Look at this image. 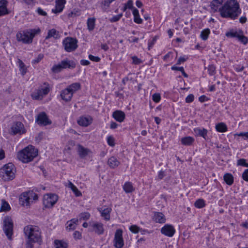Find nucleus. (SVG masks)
I'll return each instance as SVG.
<instances>
[{
	"mask_svg": "<svg viewBox=\"0 0 248 248\" xmlns=\"http://www.w3.org/2000/svg\"><path fill=\"white\" fill-rule=\"evenodd\" d=\"M35 122L39 125L46 126L51 124V121L48 119L45 112L39 113L36 117Z\"/></svg>",
	"mask_w": 248,
	"mask_h": 248,
	"instance_id": "f8f14e48",
	"label": "nucleus"
},
{
	"mask_svg": "<svg viewBox=\"0 0 248 248\" xmlns=\"http://www.w3.org/2000/svg\"><path fill=\"white\" fill-rule=\"evenodd\" d=\"M123 16V14L121 13L118 15L113 16L109 19L111 22H115L119 21Z\"/></svg>",
	"mask_w": 248,
	"mask_h": 248,
	"instance_id": "6e6d98bb",
	"label": "nucleus"
},
{
	"mask_svg": "<svg viewBox=\"0 0 248 248\" xmlns=\"http://www.w3.org/2000/svg\"><path fill=\"white\" fill-rule=\"evenodd\" d=\"M122 233L123 231L121 229L117 230L115 233L114 246L116 248H122L124 246V243Z\"/></svg>",
	"mask_w": 248,
	"mask_h": 248,
	"instance_id": "4468645a",
	"label": "nucleus"
},
{
	"mask_svg": "<svg viewBox=\"0 0 248 248\" xmlns=\"http://www.w3.org/2000/svg\"><path fill=\"white\" fill-rule=\"evenodd\" d=\"M219 12L221 17L234 19L240 14L241 9L236 0H229L219 8Z\"/></svg>",
	"mask_w": 248,
	"mask_h": 248,
	"instance_id": "f257e3e1",
	"label": "nucleus"
},
{
	"mask_svg": "<svg viewBox=\"0 0 248 248\" xmlns=\"http://www.w3.org/2000/svg\"><path fill=\"white\" fill-rule=\"evenodd\" d=\"M152 99L155 103L159 102L161 99L160 94L158 93H155L153 94L152 95Z\"/></svg>",
	"mask_w": 248,
	"mask_h": 248,
	"instance_id": "5fc2aeb1",
	"label": "nucleus"
},
{
	"mask_svg": "<svg viewBox=\"0 0 248 248\" xmlns=\"http://www.w3.org/2000/svg\"><path fill=\"white\" fill-rule=\"evenodd\" d=\"M73 94V93L67 88L62 92L61 96L63 100L69 101L71 99Z\"/></svg>",
	"mask_w": 248,
	"mask_h": 248,
	"instance_id": "5701e85b",
	"label": "nucleus"
},
{
	"mask_svg": "<svg viewBox=\"0 0 248 248\" xmlns=\"http://www.w3.org/2000/svg\"><path fill=\"white\" fill-rule=\"evenodd\" d=\"M58 200V196L55 194H47L44 195L43 204L46 208H50L54 206Z\"/></svg>",
	"mask_w": 248,
	"mask_h": 248,
	"instance_id": "9b49d317",
	"label": "nucleus"
},
{
	"mask_svg": "<svg viewBox=\"0 0 248 248\" xmlns=\"http://www.w3.org/2000/svg\"><path fill=\"white\" fill-rule=\"evenodd\" d=\"M39 90L41 91L40 93L43 97L47 94L50 91V87L48 83L45 82L43 86H42L41 88L39 89Z\"/></svg>",
	"mask_w": 248,
	"mask_h": 248,
	"instance_id": "473e14b6",
	"label": "nucleus"
},
{
	"mask_svg": "<svg viewBox=\"0 0 248 248\" xmlns=\"http://www.w3.org/2000/svg\"><path fill=\"white\" fill-rule=\"evenodd\" d=\"M56 5L54 8L52 9V12L55 14H59L61 13L66 3L65 0H56Z\"/></svg>",
	"mask_w": 248,
	"mask_h": 248,
	"instance_id": "dca6fc26",
	"label": "nucleus"
},
{
	"mask_svg": "<svg viewBox=\"0 0 248 248\" xmlns=\"http://www.w3.org/2000/svg\"><path fill=\"white\" fill-rule=\"evenodd\" d=\"M134 21L137 24H140L142 22V20L140 18V15L137 16H134Z\"/></svg>",
	"mask_w": 248,
	"mask_h": 248,
	"instance_id": "0e129e2a",
	"label": "nucleus"
},
{
	"mask_svg": "<svg viewBox=\"0 0 248 248\" xmlns=\"http://www.w3.org/2000/svg\"><path fill=\"white\" fill-rule=\"evenodd\" d=\"M62 69L63 68L60 62L57 64L54 65L51 68L52 71L56 73L60 72Z\"/></svg>",
	"mask_w": 248,
	"mask_h": 248,
	"instance_id": "c03bdc74",
	"label": "nucleus"
},
{
	"mask_svg": "<svg viewBox=\"0 0 248 248\" xmlns=\"http://www.w3.org/2000/svg\"><path fill=\"white\" fill-rule=\"evenodd\" d=\"M107 143L111 147H113L115 145L114 139L112 136H109L107 137Z\"/></svg>",
	"mask_w": 248,
	"mask_h": 248,
	"instance_id": "603ef678",
	"label": "nucleus"
},
{
	"mask_svg": "<svg viewBox=\"0 0 248 248\" xmlns=\"http://www.w3.org/2000/svg\"><path fill=\"white\" fill-rule=\"evenodd\" d=\"M78 219L77 218H72L67 222V229L70 230H73L76 228L78 224Z\"/></svg>",
	"mask_w": 248,
	"mask_h": 248,
	"instance_id": "cd10ccee",
	"label": "nucleus"
},
{
	"mask_svg": "<svg viewBox=\"0 0 248 248\" xmlns=\"http://www.w3.org/2000/svg\"><path fill=\"white\" fill-rule=\"evenodd\" d=\"M24 232L28 239L30 240V241L38 243L41 242V232L38 226H26L24 228Z\"/></svg>",
	"mask_w": 248,
	"mask_h": 248,
	"instance_id": "20e7f679",
	"label": "nucleus"
},
{
	"mask_svg": "<svg viewBox=\"0 0 248 248\" xmlns=\"http://www.w3.org/2000/svg\"><path fill=\"white\" fill-rule=\"evenodd\" d=\"M100 213L101 216L105 220H109L110 219V213L112 210L110 207H103L98 209Z\"/></svg>",
	"mask_w": 248,
	"mask_h": 248,
	"instance_id": "f3484780",
	"label": "nucleus"
},
{
	"mask_svg": "<svg viewBox=\"0 0 248 248\" xmlns=\"http://www.w3.org/2000/svg\"><path fill=\"white\" fill-rule=\"evenodd\" d=\"M210 34V30L209 28H206L201 32L200 37L203 41H206L209 37Z\"/></svg>",
	"mask_w": 248,
	"mask_h": 248,
	"instance_id": "ea45409f",
	"label": "nucleus"
},
{
	"mask_svg": "<svg viewBox=\"0 0 248 248\" xmlns=\"http://www.w3.org/2000/svg\"><path fill=\"white\" fill-rule=\"evenodd\" d=\"M120 164V161L115 156L110 157L108 161V164L111 168L112 169L117 167Z\"/></svg>",
	"mask_w": 248,
	"mask_h": 248,
	"instance_id": "a878e982",
	"label": "nucleus"
},
{
	"mask_svg": "<svg viewBox=\"0 0 248 248\" xmlns=\"http://www.w3.org/2000/svg\"><path fill=\"white\" fill-rule=\"evenodd\" d=\"M78 40L71 37H67L62 41L64 50L67 52L75 51L78 47Z\"/></svg>",
	"mask_w": 248,
	"mask_h": 248,
	"instance_id": "0eeeda50",
	"label": "nucleus"
},
{
	"mask_svg": "<svg viewBox=\"0 0 248 248\" xmlns=\"http://www.w3.org/2000/svg\"><path fill=\"white\" fill-rule=\"evenodd\" d=\"M9 13L6 6L0 5V16L7 15Z\"/></svg>",
	"mask_w": 248,
	"mask_h": 248,
	"instance_id": "de8ad7c7",
	"label": "nucleus"
},
{
	"mask_svg": "<svg viewBox=\"0 0 248 248\" xmlns=\"http://www.w3.org/2000/svg\"><path fill=\"white\" fill-rule=\"evenodd\" d=\"M41 91H40L38 90H36V91L34 92L31 94V97L33 99L35 100H39L42 99L43 98V95H42L41 93H40Z\"/></svg>",
	"mask_w": 248,
	"mask_h": 248,
	"instance_id": "37998d69",
	"label": "nucleus"
},
{
	"mask_svg": "<svg viewBox=\"0 0 248 248\" xmlns=\"http://www.w3.org/2000/svg\"><path fill=\"white\" fill-rule=\"evenodd\" d=\"M239 30L231 29L226 32L225 35L228 38H237L239 34Z\"/></svg>",
	"mask_w": 248,
	"mask_h": 248,
	"instance_id": "2f4dec72",
	"label": "nucleus"
},
{
	"mask_svg": "<svg viewBox=\"0 0 248 248\" xmlns=\"http://www.w3.org/2000/svg\"><path fill=\"white\" fill-rule=\"evenodd\" d=\"M194 141V138L190 136H186L182 138L181 140V143L185 146H190Z\"/></svg>",
	"mask_w": 248,
	"mask_h": 248,
	"instance_id": "bb28decb",
	"label": "nucleus"
},
{
	"mask_svg": "<svg viewBox=\"0 0 248 248\" xmlns=\"http://www.w3.org/2000/svg\"><path fill=\"white\" fill-rule=\"evenodd\" d=\"M129 230L134 233H137L141 232L140 228L136 225H132L129 227Z\"/></svg>",
	"mask_w": 248,
	"mask_h": 248,
	"instance_id": "49530a36",
	"label": "nucleus"
},
{
	"mask_svg": "<svg viewBox=\"0 0 248 248\" xmlns=\"http://www.w3.org/2000/svg\"><path fill=\"white\" fill-rule=\"evenodd\" d=\"M223 2V0H213L211 3L210 7L212 11L215 13L218 11H219V8L220 5Z\"/></svg>",
	"mask_w": 248,
	"mask_h": 248,
	"instance_id": "393cba45",
	"label": "nucleus"
},
{
	"mask_svg": "<svg viewBox=\"0 0 248 248\" xmlns=\"http://www.w3.org/2000/svg\"><path fill=\"white\" fill-rule=\"evenodd\" d=\"M3 231L9 240L12 239L13 223L12 218L5 217L3 220Z\"/></svg>",
	"mask_w": 248,
	"mask_h": 248,
	"instance_id": "6e6552de",
	"label": "nucleus"
},
{
	"mask_svg": "<svg viewBox=\"0 0 248 248\" xmlns=\"http://www.w3.org/2000/svg\"><path fill=\"white\" fill-rule=\"evenodd\" d=\"M95 18L94 17L88 18L87 21V29L89 31L94 30L95 25Z\"/></svg>",
	"mask_w": 248,
	"mask_h": 248,
	"instance_id": "c9c22d12",
	"label": "nucleus"
},
{
	"mask_svg": "<svg viewBox=\"0 0 248 248\" xmlns=\"http://www.w3.org/2000/svg\"><path fill=\"white\" fill-rule=\"evenodd\" d=\"M38 155L37 151L32 145H29L17 154L18 159L23 163L31 161Z\"/></svg>",
	"mask_w": 248,
	"mask_h": 248,
	"instance_id": "7ed1b4c3",
	"label": "nucleus"
},
{
	"mask_svg": "<svg viewBox=\"0 0 248 248\" xmlns=\"http://www.w3.org/2000/svg\"><path fill=\"white\" fill-rule=\"evenodd\" d=\"M90 152V150L88 148H84L80 144L78 145V152L81 158H84L88 155Z\"/></svg>",
	"mask_w": 248,
	"mask_h": 248,
	"instance_id": "b1692460",
	"label": "nucleus"
},
{
	"mask_svg": "<svg viewBox=\"0 0 248 248\" xmlns=\"http://www.w3.org/2000/svg\"><path fill=\"white\" fill-rule=\"evenodd\" d=\"M237 38L239 41L245 45L248 43V37L244 35L243 31L241 30H239V34Z\"/></svg>",
	"mask_w": 248,
	"mask_h": 248,
	"instance_id": "4c0bfd02",
	"label": "nucleus"
},
{
	"mask_svg": "<svg viewBox=\"0 0 248 248\" xmlns=\"http://www.w3.org/2000/svg\"><path fill=\"white\" fill-rule=\"evenodd\" d=\"M26 132L24 124L20 122H16L12 124L9 133L11 135H22Z\"/></svg>",
	"mask_w": 248,
	"mask_h": 248,
	"instance_id": "9d476101",
	"label": "nucleus"
},
{
	"mask_svg": "<svg viewBox=\"0 0 248 248\" xmlns=\"http://www.w3.org/2000/svg\"><path fill=\"white\" fill-rule=\"evenodd\" d=\"M237 165L238 166H242L245 167H248V163L246 162V160L241 158L237 160Z\"/></svg>",
	"mask_w": 248,
	"mask_h": 248,
	"instance_id": "3c124183",
	"label": "nucleus"
},
{
	"mask_svg": "<svg viewBox=\"0 0 248 248\" xmlns=\"http://www.w3.org/2000/svg\"><path fill=\"white\" fill-rule=\"evenodd\" d=\"M61 37L60 33L55 29L49 30L47 35L45 37V40H48L53 37L55 39H59Z\"/></svg>",
	"mask_w": 248,
	"mask_h": 248,
	"instance_id": "412c9836",
	"label": "nucleus"
},
{
	"mask_svg": "<svg viewBox=\"0 0 248 248\" xmlns=\"http://www.w3.org/2000/svg\"><path fill=\"white\" fill-rule=\"evenodd\" d=\"M80 87V84L78 82H76L71 84L67 88L73 93L76 91L79 90Z\"/></svg>",
	"mask_w": 248,
	"mask_h": 248,
	"instance_id": "a19ab883",
	"label": "nucleus"
},
{
	"mask_svg": "<svg viewBox=\"0 0 248 248\" xmlns=\"http://www.w3.org/2000/svg\"><path fill=\"white\" fill-rule=\"evenodd\" d=\"M242 177L244 180L248 182V169L243 172Z\"/></svg>",
	"mask_w": 248,
	"mask_h": 248,
	"instance_id": "052dcab7",
	"label": "nucleus"
},
{
	"mask_svg": "<svg viewBox=\"0 0 248 248\" xmlns=\"http://www.w3.org/2000/svg\"><path fill=\"white\" fill-rule=\"evenodd\" d=\"M89 59L93 62H99L100 61V58L98 56H94L91 54L89 55Z\"/></svg>",
	"mask_w": 248,
	"mask_h": 248,
	"instance_id": "13d9d810",
	"label": "nucleus"
},
{
	"mask_svg": "<svg viewBox=\"0 0 248 248\" xmlns=\"http://www.w3.org/2000/svg\"><path fill=\"white\" fill-rule=\"evenodd\" d=\"M44 58V55L42 54H40L38 55L37 57L32 61V63L34 64L40 62Z\"/></svg>",
	"mask_w": 248,
	"mask_h": 248,
	"instance_id": "4d7b16f0",
	"label": "nucleus"
},
{
	"mask_svg": "<svg viewBox=\"0 0 248 248\" xmlns=\"http://www.w3.org/2000/svg\"><path fill=\"white\" fill-rule=\"evenodd\" d=\"M207 70L210 76H213L216 73V67L213 64L209 65L207 67Z\"/></svg>",
	"mask_w": 248,
	"mask_h": 248,
	"instance_id": "09e8293b",
	"label": "nucleus"
},
{
	"mask_svg": "<svg viewBox=\"0 0 248 248\" xmlns=\"http://www.w3.org/2000/svg\"><path fill=\"white\" fill-rule=\"evenodd\" d=\"M55 248H67L68 243L63 240H55L54 242Z\"/></svg>",
	"mask_w": 248,
	"mask_h": 248,
	"instance_id": "72a5a7b5",
	"label": "nucleus"
},
{
	"mask_svg": "<svg viewBox=\"0 0 248 248\" xmlns=\"http://www.w3.org/2000/svg\"><path fill=\"white\" fill-rule=\"evenodd\" d=\"M123 189L126 193H131L135 190L132 183L130 182H127L124 183L123 186Z\"/></svg>",
	"mask_w": 248,
	"mask_h": 248,
	"instance_id": "f704fd0d",
	"label": "nucleus"
},
{
	"mask_svg": "<svg viewBox=\"0 0 248 248\" xmlns=\"http://www.w3.org/2000/svg\"><path fill=\"white\" fill-rule=\"evenodd\" d=\"M37 12L40 16H46L47 15V13L41 8H37Z\"/></svg>",
	"mask_w": 248,
	"mask_h": 248,
	"instance_id": "e2e57ef3",
	"label": "nucleus"
},
{
	"mask_svg": "<svg viewBox=\"0 0 248 248\" xmlns=\"http://www.w3.org/2000/svg\"><path fill=\"white\" fill-rule=\"evenodd\" d=\"M195 206L197 208H202L205 206V201L202 199H199L194 203Z\"/></svg>",
	"mask_w": 248,
	"mask_h": 248,
	"instance_id": "79ce46f5",
	"label": "nucleus"
},
{
	"mask_svg": "<svg viewBox=\"0 0 248 248\" xmlns=\"http://www.w3.org/2000/svg\"><path fill=\"white\" fill-rule=\"evenodd\" d=\"M194 99V96L192 94H189L186 98V102L187 103H191Z\"/></svg>",
	"mask_w": 248,
	"mask_h": 248,
	"instance_id": "bf43d9fd",
	"label": "nucleus"
},
{
	"mask_svg": "<svg viewBox=\"0 0 248 248\" xmlns=\"http://www.w3.org/2000/svg\"><path fill=\"white\" fill-rule=\"evenodd\" d=\"M93 120L92 117L89 115L82 116L78 120L77 123L80 126L87 127L92 123Z\"/></svg>",
	"mask_w": 248,
	"mask_h": 248,
	"instance_id": "2eb2a0df",
	"label": "nucleus"
},
{
	"mask_svg": "<svg viewBox=\"0 0 248 248\" xmlns=\"http://www.w3.org/2000/svg\"><path fill=\"white\" fill-rule=\"evenodd\" d=\"M175 232L174 227L170 224H165L160 229V232L162 234L169 237H172L175 234Z\"/></svg>",
	"mask_w": 248,
	"mask_h": 248,
	"instance_id": "ddd939ff",
	"label": "nucleus"
},
{
	"mask_svg": "<svg viewBox=\"0 0 248 248\" xmlns=\"http://www.w3.org/2000/svg\"><path fill=\"white\" fill-rule=\"evenodd\" d=\"M89 231L98 235H102L105 232L104 225L98 221L89 222Z\"/></svg>",
	"mask_w": 248,
	"mask_h": 248,
	"instance_id": "1a4fd4ad",
	"label": "nucleus"
},
{
	"mask_svg": "<svg viewBox=\"0 0 248 248\" xmlns=\"http://www.w3.org/2000/svg\"><path fill=\"white\" fill-rule=\"evenodd\" d=\"M112 117L117 122L122 123L124 121L125 115L123 111L118 110L113 112Z\"/></svg>",
	"mask_w": 248,
	"mask_h": 248,
	"instance_id": "a211bd4d",
	"label": "nucleus"
},
{
	"mask_svg": "<svg viewBox=\"0 0 248 248\" xmlns=\"http://www.w3.org/2000/svg\"><path fill=\"white\" fill-rule=\"evenodd\" d=\"M79 220H87L89 219L91 217L90 214L88 212L81 213L79 215Z\"/></svg>",
	"mask_w": 248,
	"mask_h": 248,
	"instance_id": "a18cd8bd",
	"label": "nucleus"
},
{
	"mask_svg": "<svg viewBox=\"0 0 248 248\" xmlns=\"http://www.w3.org/2000/svg\"><path fill=\"white\" fill-rule=\"evenodd\" d=\"M37 199L38 196L36 194L32 191H29L22 193L19 201L23 205L28 206Z\"/></svg>",
	"mask_w": 248,
	"mask_h": 248,
	"instance_id": "423d86ee",
	"label": "nucleus"
},
{
	"mask_svg": "<svg viewBox=\"0 0 248 248\" xmlns=\"http://www.w3.org/2000/svg\"><path fill=\"white\" fill-rule=\"evenodd\" d=\"M194 131L197 135L202 137L204 140L208 139V131L205 128L197 127L194 129Z\"/></svg>",
	"mask_w": 248,
	"mask_h": 248,
	"instance_id": "4be33fe9",
	"label": "nucleus"
},
{
	"mask_svg": "<svg viewBox=\"0 0 248 248\" xmlns=\"http://www.w3.org/2000/svg\"><path fill=\"white\" fill-rule=\"evenodd\" d=\"M17 63L18 65L19 71L20 72L22 76H24L27 72V68L24 63V62L19 59H18Z\"/></svg>",
	"mask_w": 248,
	"mask_h": 248,
	"instance_id": "7c9ffc66",
	"label": "nucleus"
},
{
	"mask_svg": "<svg viewBox=\"0 0 248 248\" xmlns=\"http://www.w3.org/2000/svg\"><path fill=\"white\" fill-rule=\"evenodd\" d=\"M153 219L156 223L160 224L164 223L166 221L164 215L161 212H155Z\"/></svg>",
	"mask_w": 248,
	"mask_h": 248,
	"instance_id": "aec40b11",
	"label": "nucleus"
},
{
	"mask_svg": "<svg viewBox=\"0 0 248 248\" xmlns=\"http://www.w3.org/2000/svg\"><path fill=\"white\" fill-rule=\"evenodd\" d=\"M157 39V37L156 36H155L152 40H149L148 45V48L149 50L151 48H152V47L154 45L155 43L156 42Z\"/></svg>",
	"mask_w": 248,
	"mask_h": 248,
	"instance_id": "864d4df0",
	"label": "nucleus"
},
{
	"mask_svg": "<svg viewBox=\"0 0 248 248\" xmlns=\"http://www.w3.org/2000/svg\"><path fill=\"white\" fill-rule=\"evenodd\" d=\"M11 207L9 203L4 200H1V207L0 208V212H7L10 211Z\"/></svg>",
	"mask_w": 248,
	"mask_h": 248,
	"instance_id": "58836bf2",
	"label": "nucleus"
},
{
	"mask_svg": "<svg viewBox=\"0 0 248 248\" xmlns=\"http://www.w3.org/2000/svg\"><path fill=\"white\" fill-rule=\"evenodd\" d=\"M131 59L132 60V63L133 64L139 65L142 62V60L136 56H132Z\"/></svg>",
	"mask_w": 248,
	"mask_h": 248,
	"instance_id": "8fccbe9b",
	"label": "nucleus"
},
{
	"mask_svg": "<svg viewBox=\"0 0 248 248\" xmlns=\"http://www.w3.org/2000/svg\"><path fill=\"white\" fill-rule=\"evenodd\" d=\"M187 59V57H180L177 62V64H181L182 63L186 61Z\"/></svg>",
	"mask_w": 248,
	"mask_h": 248,
	"instance_id": "680f3d73",
	"label": "nucleus"
},
{
	"mask_svg": "<svg viewBox=\"0 0 248 248\" xmlns=\"http://www.w3.org/2000/svg\"><path fill=\"white\" fill-rule=\"evenodd\" d=\"M216 129L217 132L220 133L225 132L227 131L228 128L224 123H219L216 125Z\"/></svg>",
	"mask_w": 248,
	"mask_h": 248,
	"instance_id": "e433bc0d",
	"label": "nucleus"
},
{
	"mask_svg": "<svg viewBox=\"0 0 248 248\" xmlns=\"http://www.w3.org/2000/svg\"><path fill=\"white\" fill-rule=\"evenodd\" d=\"M0 171L5 181L11 180L15 178V167L11 163L4 165L3 167L0 169Z\"/></svg>",
	"mask_w": 248,
	"mask_h": 248,
	"instance_id": "39448f33",
	"label": "nucleus"
},
{
	"mask_svg": "<svg viewBox=\"0 0 248 248\" xmlns=\"http://www.w3.org/2000/svg\"><path fill=\"white\" fill-rule=\"evenodd\" d=\"M111 3L109 0H105L101 2V4L108 8L110 4Z\"/></svg>",
	"mask_w": 248,
	"mask_h": 248,
	"instance_id": "774afa93",
	"label": "nucleus"
},
{
	"mask_svg": "<svg viewBox=\"0 0 248 248\" xmlns=\"http://www.w3.org/2000/svg\"><path fill=\"white\" fill-rule=\"evenodd\" d=\"M172 52H169L163 57L164 61H167L170 57L172 58Z\"/></svg>",
	"mask_w": 248,
	"mask_h": 248,
	"instance_id": "69168bd1",
	"label": "nucleus"
},
{
	"mask_svg": "<svg viewBox=\"0 0 248 248\" xmlns=\"http://www.w3.org/2000/svg\"><path fill=\"white\" fill-rule=\"evenodd\" d=\"M66 186L70 188L76 196L78 197L82 195L81 192L71 182L69 181Z\"/></svg>",
	"mask_w": 248,
	"mask_h": 248,
	"instance_id": "c756f323",
	"label": "nucleus"
},
{
	"mask_svg": "<svg viewBox=\"0 0 248 248\" xmlns=\"http://www.w3.org/2000/svg\"><path fill=\"white\" fill-rule=\"evenodd\" d=\"M62 68L63 69L66 68H74L76 67L75 62L72 60H69L68 59H65L60 62Z\"/></svg>",
	"mask_w": 248,
	"mask_h": 248,
	"instance_id": "6ab92c4d",
	"label": "nucleus"
},
{
	"mask_svg": "<svg viewBox=\"0 0 248 248\" xmlns=\"http://www.w3.org/2000/svg\"><path fill=\"white\" fill-rule=\"evenodd\" d=\"M223 180L226 184L229 186H232L234 182L233 176L230 173H226L224 175Z\"/></svg>",
	"mask_w": 248,
	"mask_h": 248,
	"instance_id": "c85d7f7f",
	"label": "nucleus"
},
{
	"mask_svg": "<svg viewBox=\"0 0 248 248\" xmlns=\"http://www.w3.org/2000/svg\"><path fill=\"white\" fill-rule=\"evenodd\" d=\"M73 236L75 239H80L81 237V234L78 231H75L73 233Z\"/></svg>",
	"mask_w": 248,
	"mask_h": 248,
	"instance_id": "338daca9",
	"label": "nucleus"
},
{
	"mask_svg": "<svg viewBox=\"0 0 248 248\" xmlns=\"http://www.w3.org/2000/svg\"><path fill=\"white\" fill-rule=\"evenodd\" d=\"M41 32L39 28L35 29H28L23 31H19L16 35L18 42L25 44H30L32 42L33 38Z\"/></svg>",
	"mask_w": 248,
	"mask_h": 248,
	"instance_id": "f03ea898",
	"label": "nucleus"
}]
</instances>
